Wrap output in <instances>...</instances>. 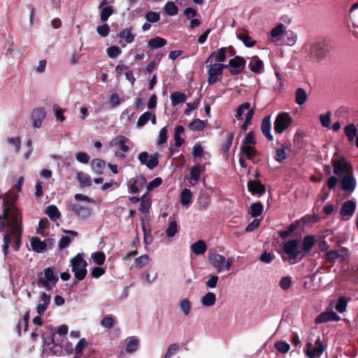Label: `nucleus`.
Listing matches in <instances>:
<instances>
[{"label":"nucleus","instance_id":"10","mask_svg":"<svg viewBox=\"0 0 358 358\" xmlns=\"http://www.w3.org/2000/svg\"><path fill=\"white\" fill-rule=\"evenodd\" d=\"M307 350L306 355L308 358L320 357L325 350V347L320 338L315 342V346L313 347L311 343L306 344Z\"/></svg>","mask_w":358,"mask_h":358},{"label":"nucleus","instance_id":"58","mask_svg":"<svg viewBox=\"0 0 358 358\" xmlns=\"http://www.w3.org/2000/svg\"><path fill=\"white\" fill-rule=\"evenodd\" d=\"M275 348L278 352L286 353L289 350L290 346L285 341H278L275 343Z\"/></svg>","mask_w":358,"mask_h":358},{"label":"nucleus","instance_id":"13","mask_svg":"<svg viewBox=\"0 0 358 358\" xmlns=\"http://www.w3.org/2000/svg\"><path fill=\"white\" fill-rule=\"evenodd\" d=\"M68 209L74 212L81 220L87 219L91 215V209L89 207L84 206L78 203H69L68 205Z\"/></svg>","mask_w":358,"mask_h":358},{"label":"nucleus","instance_id":"63","mask_svg":"<svg viewBox=\"0 0 358 358\" xmlns=\"http://www.w3.org/2000/svg\"><path fill=\"white\" fill-rule=\"evenodd\" d=\"M86 345V341L85 338H81L78 343L76 344L75 348V356H78L79 358L81 357L83 355V351Z\"/></svg>","mask_w":358,"mask_h":358},{"label":"nucleus","instance_id":"47","mask_svg":"<svg viewBox=\"0 0 358 358\" xmlns=\"http://www.w3.org/2000/svg\"><path fill=\"white\" fill-rule=\"evenodd\" d=\"M165 12L171 16L176 15L178 13V6L172 1H168L164 6Z\"/></svg>","mask_w":358,"mask_h":358},{"label":"nucleus","instance_id":"31","mask_svg":"<svg viewBox=\"0 0 358 358\" xmlns=\"http://www.w3.org/2000/svg\"><path fill=\"white\" fill-rule=\"evenodd\" d=\"M171 100L173 106H176L186 101L187 96L185 94L180 92H175L171 94Z\"/></svg>","mask_w":358,"mask_h":358},{"label":"nucleus","instance_id":"20","mask_svg":"<svg viewBox=\"0 0 358 358\" xmlns=\"http://www.w3.org/2000/svg\"><path fill=\"white\" fill-rule=\"evenodd\" d=\"M261 131L269 141L273 140V137L271 134V115L264 117L261 122Z\"/></svg>","mask_w":358,"mask_h":358},{"label":"nucleus","instance_id":"14","mask_svg":"<svg viewBox=\"0 0 358 358\" xmlns=\"http://www.w3.org/2000/svg\"><path fill=\"white\" fill-rule=\"evenodd\" d=\"M208 262L217 270V273L224 271V263L226 262L224 256L217 252L211 253L209 255Z\"/></svg>","mask_w":358,"mask_h":358},{"label":"nucleus","instance_id":"25","mask_svg":"<svg viewBox=\"0 0 358 358\" xmlns=\"http://www.w3.org/2000/svg\"><path fill=\"white\" fill-rule=\"evenodd\" d=\"M315 243V238L314 236H306L302 241V248L305 253H308L312 250V248Z\"/></svg>","mask_w":358,"mask_h":358},{"label":"nucleus","instance_id":"36","mask_svg":"<svg viewBox=\"0 0 358 358\" xmlns=\"http://www.w3.org/2000/svg\"><path fill=\"white\" fill-rule=\"evenodd\" d=\"M263 212V205L260 201L252 203L250 206V214L252 217L260 216Z\"/></svg>","mask_w":358,"mask_h":358},{"label":"nucleus","instance_id":"59","mask_svg":"<svg viewBox=\"0 0 358 358\" xmlns=\"http://www.w3.org/2000/svg\"><path fill=\"white\" fill-rule=\"evenodd\" d=\"M145 19L150 23L157 22L160 19V15L154 11H148L145 15Z\"/></svg>","mask_w":358,"mask_h":358},{"label":"nucleus","instance_id":"50","mask_svg":"<svg viewBox=\"0 0 358 358\" xmlns=\"http://www.w3.org/2000/svg\"><path fill=\"white\" fill-rule=\"evenodd\" d=\"M347 305L348 301L346 300L345 297L340 296L338 299L335 308L339 313H343L346 310Z\"/></svg>","mask_w":358,"mask_h":358},{"label":"nucleus","instance_id":"42","mask_svg":"<svg viewBox=\"0 0 358 358\" xmlns=\"http://www.w3.org/2000/svg\"><path fill=\"white\" fill-rule=\"evenodd\" d=\"M202 171H203V170L200 165L193 166L191 168L190 172H189L190 179L195 182H197L200 178Z\"/></svg>","mask_w":358,"mask_h":358},{"label":"nucleus","instance_id":"24","mask_svg":"<svg viewBox=\"0 0 358 358\" xmlns=\"http://www.w3.org/2000/svg\"><path fill=\"white\" fill-rule=\"evenodd\" d=\"M167 41L160 36H155L150 39L148 42V46L152 49L160 48L165 46Z\"/></svg>","mask_w":358,"mask_h":358},{"label":"nucleus","instance_id":"49","mask_svg":"<svg viewBox=\"0 0 358 358\" xmlns=\"http://www.w3.org/2000/svg\"><path fill=\"white\" fill-rule=\"evenodd\" d=\"M92 258L95 264L101 266L105 262L106 255L103 252H96L92 255Z\"/></svg>","mask_w":358,"mask_h":358},{"label":"nucleus","instance_id":"9","mask_svg":"<svg viewBox=\"0 0 358 358\" xmlns=\"http://www.w3.org/2000/svg\"><path fill=\"white\" fill-rule=\"evenodd\" d=\"M228 65L221 63L214 64L208 70V83L213 85L218 80V76H221L224 69H227Z\"/></svg>","mask_w":358,"mask_h":358},{"label":"nucleus","instance_id":"18","mask_svg":"<svg viewBox=\"0 0 358 358\" xmlns=\"http://www.w3.org/2000/svg\"><path fill=\"white\" fill-rule=\"evenodd\" d=\"M341 188L343 191L352 192L356 186V180L353 173H349L343 176L341 181Z\"/></svg>","mask_w":358,"mask_h":358},{"label":"nucleus","instance_id":"27","mask_svg":"<svg viewBox=\"0 0 358 358\" xmlns=\"http://www.w3.org/2000/svg\"><path fill=\"white\" fill-rule=\"evenodd\" d=\"M190 248L195 255H203L206 251L207 246L204 241L199 240L194 243Z\"/></svg>","mask_w":358,"mask_h":358},{"label":"nucleus","instance_id":"40","mask_svg":"<svg viewBox=\"0 0 358 358\" xmlns=\"http://www.w3.org/2000/svg\"><path fill=\"white\" fill-rule=\"evenodd\" d=\"M307 100V94L303 88H298L295 92V102L298 105L303 104Z\"/></svg>","mask_w":358,"mask_h":358},{"label":"nucleus","instance_id":"26","mask_svg":"<svg viewBox=\"0 0 358 358\" xmlns=\"http://www.w3.org/2000/svg\"><path fill=\"white\" fill-rule=\"evenodd\" d=\"M118 37L125 40L126 43H131L134 39L136 35L132 33V27H127L122 30L118 34Z\"/></svg>","mask_w":358,"mask_h":358},{"label":"nucleus","instance_id":"52","mask_svg":"<svg viewBox=\"0 0 358 358\" xmlns=\"http://www.w3.org/2000/svg\"><path fill=\"white\" fill-rule=\"evenodd\" d=\"M292 283V278L291 276H284L280 279L279 286L282 290L286 291L290 288Z\"/></svg>","mask_w":358,"mask_h":358},{"label":"nucleus","instance_id":"55","mask_svg":"<svg viewBox=\"0 0 358 358\" xmlns=\"http://www.w3.org/2000/svg\"><path fill=\"white\" fill-rule=\"evenodd\" d=\"M180 349V345L178 343H172L171 344L168 349L166 352L165 353L164 358H171L173 355H175L178 350Z\"/></svg>","mask_w":358,"mask_h":358},{"label":"nucleus","instance_id":"45","mask_svg":"<svg viewBox=\"0 0 358 358\" xmlns=\"http://www.w3.org/2000/svg\"><path fill=\"white\" fill-rule=\"evenodd\" d=\"M87 263L83 258L82 255L78 253L73 258L71 259V270H75V268L83 266L84 264Z\"/></svg>","mask_w":358,"mask_h":358},{"label":"nucleus","instance_id":"44","mask_svg":"<svg viewBox=\"0 0 358 358\" xmlns=\"http://www.w3.org/2000/svg\"><path fill=\"white\" fill-rule=\"evenodd\" d=\"M205 126V122L203 120L195 119L189 124L188 127L192 131H202Z\"/></svg>","mask_w":358,"mask_h":358},{"label":"nucleus","instance_id":"30","mask_svg":"<svg viewBox=\"0 0 358 358\" xmlns=\"http://www.w3.org/2000/svg\"><path fill=\"white\" fill-rule=\"evenodd\" d=\"M45 213L52 221H56L61 216V213L57 207L55 205H50L46 208Z\"/></svg>","mask_w":358,"mask_h":358},{"label":"nucleus","instance_id":"21","mask_svg":"<svg viewBox=\"0 0 358 358\" xmlns=\"http://www.w3.org/2000/svg\"><path fill=\"white\" fill-rule=\"evenodd\" d=\"M301 222H303L304 224H306V217H302L301 220H295L291 223L286 230L278 231L280 237L284 239L289 236L290 234L299 227Z\"/></svg>","mask_w":358,"mask_h":358},{"label":"nucleus","instance_id":"56","mask_svg":"<svg viewBox=\"0 0 358 358\" xmlns=\"http://www.w3.org/2000/svg\"><path fill=\"white\" fill-rule=\"evenodd\" d=\"M115 141L117 144L120 145V149L122 152H127L129 150V147L126 145V143L128 141V138L124 136H118L116 137Z\"/></svg>","mask_w":358,"mask_h":358},{"label":"nucleus","instance_id":"48","mask_svg":"<svg viewBox=\"0 0 358 358\" xmlns=\"http://www.w3.org/2000/svg\"><path fill=\"white\" fill-rule=\"evenodd\" d=\"M255 112V108H251L248 111L244 123L241 126V129L243 131H246L248 126L251 124V120L254 116Z\"/></svg>","mask_w":358,"mask_h":358},{"label":"nucleus","instance_id":"6","mask_svg":"<svg viewBox=\"0 0 358 358\" xmlns=\"http://www.w3.org/2000/svg\"><path fill=\"white\" fill-rule=\"evenodd\" d=\"M292 118L288 113H279L274 122V131L277 134H282L292 124Z\"/></svg>","mask_w":358,"mask_h":358},{"label":"nucleus","instance_id":"28","mask_svg":"<svg viewBox=\"0 0 358 358\" xmlns=\"http://www.w3.org/2000/svg\"><path fill=\"white\" fill-rule=\"evenodd\" d=\"M91 166L97 174H102L106 166V162L101 159H94L92 160Z\"/></svg>","mask_w":358,"mask_h":358},{"label":"nucleus","instance_id":"33","mask_svg":"<svg viewBox=\"0 0 358 358\" xmlns=\"http://www.w3.org/2000/svg\"><path fill=\"white\" fill-rule=\"evenodd\" d=\"M288 149L289 147L285 145H282L280 148L276 149L274 156L275 160L280 163L284 161L287 157L286 154V150Z\"/></svg>","mask_w":358,"mask_h":358},{"label":"nucleus","instance_id":"23","mask_svg":"<svg viewBox=\"0 0 358 358\" xmlns=\"http://www.w3.org/2000/svg\"><path fill=\"white\" fill-rule=\"evenodd\" d=\"M31 246L34 251L41 253L46 249L47 243L46 241H41L38 236H34L31 239Z\"/></svg>","mask_w":358,"mask_h":358},{"label":"nucleus","instance_id":"7","mask_svg":"<svg viewBox=\"0 0 358 358\" xmlns=\"http://www.w3.org/2000/svg\"><path fill=\"white\" fill-rule=\"evenodd\" d=\"M59 280L57 275L54 273V268L48 267L44 270V278L39 277L37 284L39 287H44L46 289H51L50 283L55 285Z\"/></svg>","mask_w":358,"mask_h":358},{"label":"nucleus","instance_id":"34","mask_svg":"<svg viewBox=\"0 0 358 358\" xmlns=\"http://www.w3.org/2000/svg\"><path fill=\"white\" fill-rule=\"evenodd\" d=\"M87 266V264L85 263L83 266L77 267V268H75V270H71L72 272L74 273L75 278L78 281H82L83 280H84L85 278L87 273V271L86 268Z\"/></svg>","mask_w":358,"mask_h":358},{"label":"nucleus","instance_id":"5","mask_svg":"<svg viewBox=\"0 0 358 358\" xmlns=\"http://www.w3.org/2000/svg\"><path fill=\"white\" fill-rule=\"evenodd\" d=\"M39 300L41 303L37 306L36 311L39 315H43L50 303L51 297L45 292H42L39 296ZM33 322L34 324L38 326H42L43 324V320L40 316H36L33 319Z\"/></svg>","mask_w":358,"mask_h":358},{"label":"nucleus","instance_id":"46","mask_svg":"<svg viewBox=\"0 0 358 358\" xmlns=\"http://www.w3.org/2000/svg\"><path fill=\"white\" fill-rule=\"evenodd\" d=\"M101 324L102 327L107 328V329H111L114 327L115 324V317L112 315H108L106 317H104L101 320Z\"/></svg>","mask_w":358,"mask_h":358},{"label":"nucleus","instance_id":"39","mask_svg":"<svg viewBox=\"0 0 358 358\" xmlns=\"http://www.w3.org/2000/svg\"><path fill=\"white\" fill-rule=\"evenodd\" d=\"M192 194L189 189H184L180 194V203L182 206H187L192 202Z\"/></svg>","mask_w":358,"mask_h":358},{"label":"nucleus","instance_id":"57","mask_svg":"<svg viewBox=\"0 0 358 358\" xmlns=\"http://www.w3.org/2000/svg\"><path fill=\"white\" fill-rule=\"evenodd\" d=\"M149 262V256L148 255H143L136 259L134 264L135 266L138 268H142Z\"/></svg>","mask_w":358,"mask_h":358},{"label":"nucleus","instance_id":"37","mask_svg":"<svg viewBox=\"0 0 358 358\" xmlns=\"http://www.w3.org/2000/svg\"><path fill=\"white\" fill-rule=\"evenodd\" d=\"M126 345V351L128 353L136 352L138 348L139 341L135 337H129Z\"/></svg>","mask_w":358,"mask_h":358},{"label":"nucleus","instance_id":"22","mask_svg":"<svg viewBox=\"0 0 358 358\" xmlns=\"http://www.w3.org/2000/svg\"><path fill=\"white\" fill-rule=\"evenodd\" d=\"M248 68L252 72L259 74L264 71V63L257 56H255L250 59Z\"/></svg>","mask_w":358,"mask_h":358},{"label":"nucleus","instance_id":"1","mask_svg":"<svg viewBox=\"0 0 358 358\" xmlns=\"http://www.w3.org/2000/svg\"><path fill=\"white\" fill-rule=\"evenodd\" d=\"M18 199L17 194L14 189H10L4 196L2 201L3 210L0 213V232L5 231L6 227L10 229L3 235V252L5 257L8 254L9 245L11 241L12 248L18 251L22 245V215L16 207L15 202Z\"/></svg>","mask_w":358,"mask_h":358},{"label":"nucleus","instance_id":"54","mask_svg":"<svg viewBox=\"0 0 358 358\" xmlns=\"http://www.w3.org/2000/svg\"><path fill=\"white\" fill-rule=\"evenodd\" d=\"M113 9L111 6H106L101 9L100 19L102 22L108 20V17L113 14Z\"/></svg>","mask_w":358,"mask_h":358},{"label":"nucleus","instance_id":"62","mask_svg":"<svg viewBox=\"0 0 358 358\" xmlns=\"http://www.w3.org/2000/svg\"><path fill=\"white\" fill-rule=\"evenodd\" d=\"M7 142L15 147V151L18 152L21 148V139L20 137H9Z\"/></svg>","mask_w":358,"mask_h":358},{"label":"nucleus","instance_id":"35","mask_svg":"<svg viewBox=\"0 0 358 358\" xmlns=\"http://www.w3.org/2000/svg\"><path fill=\"white\" fill-rule=\"evenodd\" d=\"M216 301V296L213 292L206 293L201 299V303L204 306H213Z\"/></svg>","mask_w":358,"mask_h":358},{"label":"nucleus","instance_id":"15","mask_svg":"<svg viewBox=\"0 0 358 358\" xmlns=\"http://www.w3.org/2000/svg\"><path fill=\"white\" fill-rule=\"evenodd\" d=\"M341 320V317L333 310L325 311L319 314L315 320L316 324H322L330 321L338 322Z\"/></svg>","mask_w":358,"mask_h":358},{"label":"nucleus","instance_id":"8","mask_svg":"<svg viewBox=\"0 0 358 358\" xmlns=\"http://www.w3.org/2000/svg\"><path fill=\"white\" fill-rule=\"evenodd\" d=\"M227 65L228 67L230 66L231 68L229 71L230 74L231 76H236L243 72L245 68L246 61L241 56H235L234 58L229 59Z\"/></svg>","mask_w":358,"mask_h":358},{"label":"nucleus","instance_id":"38","mask_svg":"<svg viewBox=\"0 0 358 358\" xmlns=\"http://www.w3.org/2000/svg\"><path fill=\"white\" fill-rule=\"evenodd\" d=\"M238 38L240 39L243 44L248 48L253 47L256 42L253 38L249 36L247 33H241L237 36Z\"/></svg>","mask_w":358,"mask_h":358},{"label":"nucleus","instance_id":"19","mask_svg":"<svg viewBox=\"0 0 358 358\" xmlns=\"http://www.w3.org/2000/svg\"><path fill=\"white\" fill-rule=\"evenodd\" d=\"M45 111L43 108H35L31 113V117L34 121V127L39 128L45 117Z\"/></svg>","mask_w":358,"mask_h":358},{"label":"nucleus","instance_id":"2","mask_svg":"<svg viewBox=\"0 0 358 358\" xmlns=\"http://www.w3.org/2000/svg\"><path fill=\"white\" fill-rule=\"evenodd\" d=\"M306 51L310 61L319 63L326 58L330 51V47L324 41H317L310 44Z\"/></svg>","mask_w":358,"mask_h":358},{"label":"nucleus","instance_id":"16","mask_svg":"<svg viewBox=\"0 0 358 358\" xmlns=\"http://www.w3.org/2000/svg\"><path fill=\"white\" fill-rule=\"evenodd\" d=\"M248 191L252 194H258L259 196L266 192V187L261 181L256 180H250L248 182Z\"/></svg>","mask_w":358,"mask_h":358},{"label":"nucleus","instance_id":"32","mask_svg":"<svg viewBox=\"0 0 358 358\" xmlns=\"http://www.w3.org/2000/svg\"><path fill=\"white\" fill-rule=\"evenodd\" d=\"M344 133L349 142H352L355 136L357 134V129L355 124H350L344 128Z\"/></svg>","mask_w":358,"mask_h":358},{"label":"nucleus","instance_id":"51","mask_svg":"<svg viewBox=\"0 0 358 358\" xmlns=\"http://www.w3.org/2000/svg\"><path fill=\"white\" fill-rule=\"evenodd\" d=\"M178 232V224L176 221L172 220L169 222V227L166 230V234L168 237H173Z\"/></svg>","mask_w":358,"mask_h":358},{"label":"nucleus","instance_id":"11","mask_svg":"<svg viewBox=\"0 0 358 358\" xmlns=\"http://www.w3.org/2000/svg\"><path fill=\"white\" fill-rule=\"evenodd\" d=\"M158 153L150 155L147 152H141L138 159L141 164L145 165L148 169H153L159 164Z\"/></svg>","mask_w":358,"mask_h":358},{"label":"nucleus","instance_id":"12","mask_svg":"<svg viewBox=\"0 0 358 358\" xmlns=\"http://www.w3.org/2000/svg\"><path fill=\"white\" fill-rule=\"evenodd\" d=\"M158 153L150 155L147 152H141L138 159L141 164L145 165L148 169H153L159 164Z\"/></svg>","mask_w":358,"mask_h":358},{"label":"nucleus","instance_id":"61","mask_svg":"<svg viewBox=\"0 0 358 358\" xmlns=\"http://www.w3.org/2000/svg\"><path fill=\"white\" fill-rule=\"evenodd\" d=\"M151 116L152 113L148 111L142 114L137 121V126L139 127H143L148 122L150 118H151Z\"/></svg>","mask_w":358,"mask_h":358},{"label":"nucleus","instance_id":"41","mask_svg":"<svg viewBox=\"0 0 358 358\" xmlns=\"http://www.w3.org/2000/svg\"><path fill=\"white\" fill-rule=\"evenodd\" d=\"M340 257L341 255L339 254L338 251L336 250L327 251L324 255V258L325 259L326 262L331 264L334 263L335 261Z\"/></svg>","mask_w":358,"mask_h":358},{"label":"nucleus","instance_id":"53","mask_svg":"<svg viewBox=\"0 0 358 358\" xmlns=\"http://www.w3.org/2000/svg\"><path fill=\"white\" fill-rule=\"evenodd\" d=\"M250 103L244 102L243 103L239 105L236 109V114L235 115L236 117L238 120H241L243 114L245 110H250Z\"/></svg>","mask_w":358,"mask_h":358},{"label":"nucleus","instance_id":"43","mask_svg":"<svg viewBox=\"0 0 358 358\" xmlns=\"http://www.w3.org/2000/svg\"><path fill=\"white\" fill-rule=\"evenodd\" d=\"M241 149V152L245 155L248 159L252 160L257 155V150L254 146L243 145Z\"/></svg>","mask_w":358,"mask_h":358},{"label":"nucleus","instance_id":"3","mask_svg":"<svg viewBox=\"0 0 358 358\" xmlns=\"http://www.w3.org/2000/svg\"><path fill=\"white\" fill-rule=\"evenodd\" d=\"M298 244L296 239L289 240L283 244V252L288 255L287 257L282 256L284 262L288 261L290 264H295L302 260L304 255L299 257L301 251L298 249Z\"/></svg>","mask_w":358,"mask_h":358},{"label":"nucleus","instance_id":"17","mask_svg":"<svg viewBox=\"0 0 358 358\" xmlns=\"http://www.w3.org/2000/svg\"><path fill=\"white\" fill-rule=\"evenodd\" d=\"M356 210V203L353 200H348L345 201L342 205L340 210V214L342 217H346L349 219L353 215Z\"/></svg>","mask_w":358,"mask_h":358},{"label":"nucleus","instance_id":"4","mask_svg":"<svg viewBox=\"0 0 358 358\" xmlns=\"http://www.w3.org/2000/svg\"><path fill=\"white\" fill-rule=\"evenodd\" d=\"M333 171L336 176H341L349 173H353L352 164L344 157L333 160Z\"/></svg>","mask_w":358,"mask_h":358},{"label":"nucleus","instance_id":"29","mask_svg":"<svg viewBox=\"0 0 358 358\" xmlns=\"http://www.w3.org/2000/svg\"><path fill=\"white\" fill-rule=\"evenodd\" d=\"M76 178L81 187H86L92 185V180L88 174L83 172H78Z\"/></svg>","mask_w":358,"mask_h":358},{"label":"nucleus","instance_id":"60","mask_svg":"<svg viewBox=\"0 0 358 358\" xmlns=\"http://www.w3.org/2000/svg\"><path fill=\"white\" fill-rule=\"evenodd\" d=\"M180 308L183 312L185 316H187L189 314L190 308H191V303L187 299H182L180 302Z\"/></svg>","mask_w":358,"mask_h":358},{"label":"nucleus","instance_id":"64","mask_svg":"<svg viewBox=\"0 0 358 358\" xmlns=\"http://www.w3.org/2000/svg\"><path fill=\"white\" fill-rule=\"evenodd\" d=\"M227 48H221L218 50L215 59L218 62H224L227 59Z\"/></svg>","mask_w":358,"mask_h":358}]
</instances>
